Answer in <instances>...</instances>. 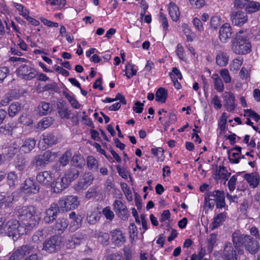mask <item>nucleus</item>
<instances>
[{
  "label": "nucleus",
  "instance_id": "1",
  "mask_svg": "<svg viewBox=\"0 0 260 260\" xmlns=\"http://www.w3.org/2000/svg\"><path fill=\"white\" fill-rule=\"evenodd\" d=\"M16 214L28 230H31L38 224L40 218L36 215V209L33 206L19 208L16 211Z\"/></svg>",
  "mask_w": 260,
  "mask_h": 260
},
{
  "label": "nucleus",
  "instance_id": "2",
  "mask_svg": "<svg viewBox=\"0 0 260 260\" xmlns=\"http://www.w3.org/2000/svg\"><path fill=\"white\" fill-rule=\"evenodd\" d=\"M233 242L237 249L244 244L246 249L251 254L256 253L259 248L257 241L248 235H241L239 232H235L232 236Z\"/></svg>",
  "mask_w": 260,
  "mask_h": 260
},
{
  "label": "nucleus",
  "instance_id": "3",
  "mask_svg": "<svg viewBox=\"0 0 260 260\" xmlns=\"http://www.w3.org/2000/svg\"><path fill=\"white\" fill-rule=\"evenodd\" d=\"M251 45L246 36V34L240 30L236 35L232 41L231 49L237 54H245L251 50Z\"/></svg>",
  "mask_w": 260,
  "mask_h": 260
},
{
  "label": "nucleus",
  "instance_id": "4",
  "mask_svg": "<svg viewBox=\"0 0 260 260\" xmlns=\"http://www.w3.org/2000/svg\"><path fill=\"white\" fill-rule=\"evenodd\" d=\"M27 231V228L21 225L17 219H11L6 221L5 233L13 239H17L21 235L26 233Z\"/></svg>",
  "mask_w": 260,
  "mask_h": 260
},
{
  "label": "nucleus",
  "instance_id": "5",
  "mask_svg": "<svg viewBox=\"0 0 260 260\" xmlns=\"http://www.w3.org/2000/svg\"><path fill=\"white\" fill-rule=\"evenodd\" d=\"M61 245L60 238L57 236H53L45 241L43 250L49 253H54L60 249Z\"/></svg>",
  "mask_w": 260,
  "mask_h": 260
},
{
  "label": "nucleus",
  "instance_id": "6",
  "mask_svg": "<svg viewBox=\"0 0 260 260\" xmlns=\"http://www.w3.org/2000/svg\"><path fill=\"white\" fill-rule=\"evenodd\" d=\"M58 204L63 211H69L77 208L80 205V201L77 196H68L59 200Z\"/></svg>",
  "mask_w": 260,
  "mask_h": 260
},
{
  "label": "nucleus",
  "instance_id": "7",
  "mask_svg": "<svg viewBox=\"0 0 260 260\" xmlns=\"http://www.w3.org/2000/svg\"><path fill=\"white\" fill-rule=\"evenodd\" d=\"M234 33L232 26L229 23H224L219 28L218 38L220 41L225 43L232 38Z\"/></svg>",
  "mask_w": 260,
  "mask_h": 260
},
{
  "label": "nucleus",
  "instance_id": "8",
  "mask_svg": "<svg viewBox=\"0 0 260 260\" xmlns=\"http://www.w3.org/2000/svg\"><path fill=\"white\" fill-rule=\"evenodd\" d=\"M56 157L55 153H52L50 151H46L43 154H40L36 156L33 160V164L36 167H41L47 164L48 162L52 161Z\"/></svg>",
  "mask_w": 260,
  "mask_h": 260
},
{
  "label": "nucleus",
  "instance_id": "9",
  "mask_svg": "<svg viewBox=\"0 0 260 260\" xmlns=\"http://www.w3.org/2000/svg\"><path fill=\"white\" fill-rule=\"evenodd\" d=\"M39 189V186L31 178L26 179L21 186V190L28 195L37 193Z\"/></svg>",
  "mask_w": 260,
  "mask_h": 260
},
{
  "label": "nucleus",
  "instance_id": "10",
  "mask_svg": "<svg viewBox=\"0 0 260 260\" xmlns=\"http://www.w3.org/2000/svg\"><path fill=\"white\" fill-rule=\"evenodd\" d=\"M236 249L234 251L232 244L230 242L226 243L225 245L223 255L226 260H235L238 259L239 254H243V250L241 249L239 247L238 249L235 247Z\"/></svg>",
  "mask_w": 260,
  "mask_h": 260
},
{
  "label": "nucleus",
  "instance_id": "11",
  "mask_svg": "<svg viewBox=\"0 0 260 260\" xmlns=\"http://www.w3.org/2000/svg\"><path fill=\"white\" fill-rule=\"evenodd\" d=\"M34 248V246L31 244L23 245L12 253L9 260H20L24 256L30 253Z\"/></svg>",
  "mask_w": 260,
  "mask_h": 260
},
{
  "label": "nucleus",
  "instance_id": "12",
  "mask_svg": "<svg viewBox=\"0 0 260 260\" xmlns=\"http://www.w3.org/2000/svg\"><path fill=\"white\" fill-rule=\"evenodd\" d=\"M111 242L115 246L120 247L126 242L124 233L120 229H115L110 232Z\"/></svg>",
  "mask_w": 260,
  "mask_h": 260
},
{
  "label": "nucleus",
  "instance_id": "13",
  "mask_svg": "<svg viewBox=\"0 0 260 260\" xmlns=\"http://www.w3.org/2000/svg\"><path fill=\"white\" fill-rule=\"evenodd\" d=\"M54 177V174L52 172L45 171L38 173L36 176V179L42 185L50 187Z\"/></svg>",
  "mask_w": 260,
  "mask_h": 260
},
{
  "label": "nucleus",
  "instance_id": "14",
  "mask_svg": "<svg viewBox=\"0 0 260 260\" xmlns=\"http://www.w3.org/2000/svg\"><path fill=\"white\" fill-rule=\"evenodd\" d=\"M17 73L25 80H30L35 77L37 72L35 69L30 67L23 65L18 69Z\"/></svg>",
  "mask_w": 260,
  "mask_h": 260
},
{
  "label": "nucleus",
  "instance_id": "15",
  "mask_svg": "<svg viewBox=\"0 0 260 260\" xmlns=\"http://www.w3.org/2000/svg\"><path fill=\"white\" fill-rule=\"evenodd\" d=\"M71 220L69 225L70 231L73 232L79 229L82 225L83 217L80 214H77L75 212L72 211L69 214Z\"/></svg>",
  "mask_w": 260,
  "mask_h": 260
},
{
  "label": "nucleus",
  "instance_id": "16",
  "mask_svg": "<svg viewBox=\"0 0 260 260\" xmlns=\"http://www.w3.org/2000/svg\"><path fill=\"white\" fill-rule=\"evenodd\" d=\"M231 20L234 25L241 26L246 22L247 17L241 11H233L231 14Z\"/></svg>",
  "mask_w": 260,
  "mask_h": 260
},
{
  "label": "nucleus",
  "instance_id": "17",
  "mask_svg": "<svg viewBox=\"0 0 260 260\" xmlns=\"http://www.w3.org/2000/svg\"><path fill=\"white\" fill-rule=\"evenodd\" d=\"M94 180V177L92 173L88 172H85L80 179L78 182L77 189H84L88 186L90 185Z\"/></svg>",
  "mask_w": 260,
  "mask_h": 260
},
{
  "label": "nucleus",
  "instance_id": "18",
  "mask_svg": "<svg viewBox=\"0 0 260 260\" xmlns=\"http://www.w3.org/2000/svg\"><path fill=\"white\" fill-rule=\"evenodd\" d=\"M59 212V207L56 204H52L50 207L46 210L44 220L45 223H49L52 222L57 217Z\"/></svg>",
  "mask_w": 260,
  "mask_h": 260
},
{
  "label": "nucleus",
  "instance_id": "19",
  "mask_svg": "<svg viewBox=\"0 0 260 260\" xmlns=\"http://www.w3.org/2000/svg\"><path fill=\"white\" fill-rule=\"evenodd\" d=\"M209 197H214V199H211L210 200H215L216 205L217 208H222L225 206L224 193L223 191L214 190L208 195L207 198Z\"/></svg>",
  "mask_w": 260,
  "mask_h": 260
},
{
  "label": "nucleus",
  "instance_id": "20",
  "mask_svg": "<svg viewBox=\"0 0 260 260\" xmlns=\"http://www.w3.org/2000/svg\"><path fill=\"white\" fill-rule=\"evenodd\" d=\"M68 182L62 177L57 178L52 182L50 187L54 192L60 193L68 187Z\"/></svg>",
  "mask_w": 260,
  "mask_h": 260
},
{
  "label": "nucleus",
  "instance_id": "21",
  "mask_svg": "<svg viewBox=\"0 0 260 260\" xmlns=\"http://www.w3.org/2000/svg\"><path fill=\"white\" fill-rule=\"evenodd\" d=\"M244 178L252 188H256L260 182V176L257 172L245 174Z\"/></svg>",
  "mask_w": 260,
  "mask_h": 260
},
{
  "label": "nucleus",
  "instance_id": "22",
  "mask_svg": "<svg viewBox=\"0 0 260 260\" xmlns=\"http://www.w3.org/2000/svg\"><path fill=\"white\" fill-rule=\"evenodd\" d=\"M56 141V138L53 135L51 134H44L39 142V146L42 149H45L47 146L55 144Z\"/></svg>",
  "mask_w": 260,
  "mask_h": 260
},
{
  "label": "nucleus",
  "instance_id": "23",
  "mask_svg": "<svg viewBox=\"0 0 260 260\" xmlns=\"http://www.w3.org/2000/svg\"><path fill=\"white\" fill-rule=\"evenodd\" d=\"M113 209L122 219L127 218L128 210L121 201L116 200L113 203Z\"/></svg>",
  "mask_w": 260,
  "mask_h": 260
},
{
  "label": "nucleus",
  "instance_id": "24",
  "mask_svg": "<svg viewBox=\"0 0 260 260\" xmlns=\"http://www.w3.org/2000/svg\"><path fill=\"white\" fill-rule=\"evenodd\" d=\"M223 98L225 102L226 110L229 111H234L236 107L234 94L231 92H225L223 94Z\"/></svg>",
  "mask_w": 260,
  "mask_h": 260
},
{
  "label": "nucleus",
  "instance_id": "25",
  "mask_svg": "<svg viewBox=\"0 0 260 260\" xmlns=\"http://www.w3.org/2000/svg\"><path fill=\"white\" fill-rule=\"evenodd\" d=\"M79 176V171L75 168H71L66 171L62 177L67 181L68 185H69L72 181L78 178Z\"/></svg>",
  "mask_w": 260,
  "mask_h": 260
},
{
  "label": "nucleus",
  "instance_id": "26",
  "mask_svg": "<svg viewBox=\"0 0 260 260\" xmlns=\"http://www.w3.org/2000/svg\"><path fill=\"white\" fill-rule=\"evenodd\" d=\"M69 226V221L67 218H58L54 225V230L58 234H61L64 232Z\"/></svg>",
  "mask_w": 260,
  "mask_h": 260
},
{
  "label": "nucleus",
  "instance_id": "27",
  "mask_svg": "<svg viewBox=\"0 0 260 260\" xmlns=\"http://www.w3.org/2000/svg\"><path fill=\"white\" fill-rule=\"evenodd\" d=\"M168 11L171 19L177 21L179 19L180 12L178 7L173 2H171L168 6Z\"/></svg>",
  "mask_w": 260,
  "mask_h": 260
},
{
  "label": "nucleus",
  "instance_id": "28",
  "mask_svg": "<svg viewBox=\"0 0 260 260\" xmlns=\"http://www.w3.org/2000/svg\"><path fill=\"white\" fill-rule=\"evenodd\" d=\"M36 143V142L34 139L28 138L26 139L20 148V152L21 153H29L35 147Z\"/></svg>",
  "mask_w": 260,
  "mask_h": 260
},
{
  "label": "nucleus",
  "instance_id": "29",
  "mask_svg": "<svg viewBox=\"0 0 260 260\" xmlns=\"http://www.w3.org/2000/svg\"><path fill=\"white\" fill-rule=\"evenodd\" d=\"M72 165L76 167L82 168L85 164L83 156L79 152H76L71 159Z\"/></svg>",
  "mask_w": 260,
  "mask_h": 260
},
{
  "label": "nucleus",
  "instance_id": "30",
  "mask_svg": "<svg viewBox=\"0 0 260 260\" xmlns=\"http://www.w3.org/2000/svg\"><path fill=\"white\" fill-rule=\"evenodd\" d=\"M226 218V213L223 212L218 214L213 218V221L211 225V229L214 230L219 226L225 221Z\"/></svg>",
  "mask_w": 260,
  "mask_h": 260
},
{
  "label": "nucleus",
  "instance_id": "31",
  "mask_svg": "<svg viewBox=\"0 0 260 260\" xmlns=\"http://www.w3.org/2000/svg\"><path fill=\"white\" fill-rule=\"evenodd\" d=\"M229 57L228 54L222 51L217 53L216 57V63L220 67H225L228 63Z\"/></svg>",
  "mask_w": 260,
  "mask_h": 260
},
{
  "label": "nucleus",
  "instance_id": "32",
  "mask_svg": "<svg viewBox=\"0 0 260 260\" xmlns=\"http://www.w3.org/2000/svg\"><path fill=\"white\" fill-rule=\"evenodd\" d=\"M181 28L188 42H192L196 39V35L195 33L192 32L191 28L188 24L183 23L181 25Z\"/></svg>",
  "mask_w": 260,
  "mask_h": 260
},
{
  "label": "nucleus",
  "instance_id": "33",
  "mask_svg": "<svg viewBox=\"0 0 260 260\" xmlns=\"http://www.w3.org/2000/svg\"><path fill=\"white\" fill-rule=\"evenodd\" d=\"M86 165L89 170L96 171L98 170L99 163L94 156L89 155L86 159Z\"/></svg>",
  "mask_w": 260,
  "mask_h": 260
},
{
  "label": "nucleus",
  "instance_id": "34",
  "mask_svg": "<svg viewBox=\"0 0 260 260\" xmlns=\"http://www.w3.org/2000/svg\"><path fill=\"white\" fill-rule=\"evenodd\" d=\"M212 78L214 81V88L219 92H222L224 90V86L220 77L217 74H214Z\"/></svg>",
  "mask_w": 260,
  "mask_h": 260
},
{
  "label": "nucleus",
  "instance_id": "35",
  "mask_svg": "<svg viewBox=\"0 0 260 260\" xmlns=\"http://www.w3.org/2000/svg\"><path fill=\"white\" fill-rule=\"evenodd\" d=\"M168 97V91L163 87L159 88L156 92V101L165 103Z\"/></svg>",
  "mask_w": 260,
  "mask_h": 260
},
{
  "label": "nucleus",
  "instance_id": "36",
  "mask_svg": "<svg viewBox=\"0 0 260 260\" xmlns=\"http://www.w3.org/2000/svg\"><path fill=\"white\" fill-rule=\"evenodd\" d=\"M217 241V235L214 233L210 234L207 239V247L209 253L213 251Z\"/></svg>",
  "mask_w": 260,
  "mask_h": 260
},
{
  "label": "nucleus",
  "instance_id": "37",
  "mask_svg": "<svg viewBox=\"0 0 260 260\" xmlns=\"http://www.w3.org/2000/svg\"><path fill=\"white\" fill-rule=\"evenodd\" d=\"M12 5L14 8H15L19 14L25 19L29 15V10L22 4L13 2Z\"/></svg>",
  "mask_w": 260,
  "mask_h": 260
},
{
  "label": "nucleus",
  "instance_id": "38",
  "mask_svg": "<svg viewBox=\"0 0 260 260\" xmlns=\"http://www.w3.org/2000/svg\"><path fill=\"white\" fill-rule=\"evenodd\" d=\"M53 119L51 117H44L38 123L37 128L40 131H43L50 126L53 123Z\"/></svg>",
  "mask_w": 260,
  "mask_h": 260
},
{
  "label": "nucleus",
  "instance_id": "39",
  "mask_svg": "<svg viewBox=\"0 0 260 260\" xmlns=\"http://www.w3.org/2000/svg\"><path fill=\"white\" fill-rule=\"evenodd\" d=\"M231 175V173H229L226 169L223 166H220L216 174L215 175V179L219 180L220 179H228L229 176Z\"/></svg>",
  "mask_w": 260,
  "mask_h": 260
},
{
  "label": "nucleus",
  "instance_id": "40",
  "mask_svg": "<svg viewBox=\"0 0 260 260\" xmlns=\"http://www.w3.org/2000/svg\"><path fill=\"white\" fill-rule=\"evenodd\" d=\"M95 237L97 238L98 241L103 244L107 245L108 244L110 236L108 233L104 232H98L95 234Z\"/></svg>",
  "mask_w": 260,
  "mask_h": 260
},
{
  "label": "nucleus",
  "instance_id": "41",
  "mask_svg": "<svg viewBox=\"0 0 260 260\" xmlns=\"http://www.w3.org/2000/svg\"><path fill=\"white\" fill-rule=\"evenodd\" d=\"M228 114L223 112L219 118L218 122V129L220 131V134L221 135L225 131L227 119H228Z\"/></svg>",
  "mask_w": 260,
  "mask_h": 260
},
{
  "label": "nucleus",
  "instance_id": "42",
  "mask_svg": "<svg viewBox=\"0 0 260 260\" xmlns=\"http://www.w3.org/2000/svg\"><path fill=\"white\" fill-rule=\"evenodd\" d=\"M46 4L54 6V10H59L62 9L65 6L66 0H47Z\"/></svg>",
  "mask_w": 260,
  "mask_h": 260
},
{
  "label": "nucleus",
  "instance_id": "43",
  "mask_svg": "<svg viewBox=\"0 0 260 260\" xmlns=\"http://www.w3.org/2000/svg\"><path fill=\"white\" fill-rule=\"evenodd\" d=\"M124 71L125 72V75L128 79H130L136 75L137 69L134 64L128 63L126 65Z\"/></svg>",
  "mask_w": 260,
  "mask_h": 260
},
{
  "label": "nucleus",
  "instance_id": "44",
  "mask_svg": "<svg viewBox=\"0 0 260 260\" xmlns=\"http://www.w3.org/2000/svg\"><path fill=\"white\" fill-rule=\"evenodd\" d=\"M260 8V4L258 2L249 1L245 7V10L247 13H251L257 11Z\"/></svg>",
  "mask_w": 260,
  "mask_h": 260
},
{
  "label": "nucleus",
  "instance_id": "45",
  "mask_svg": "<svg viewBox=\"0 0 260 260\" xmlns=\"http://www.w3.org/2000/svg\"><path fill=\"white\" fill-rule=\"evenodd\" d=\"M7 182L10 186H15L18 182V176L14 171H11L8 174Z\"/></svg>",
  "mask_w": 260,
  "mask_h": 260
},
{
  "label": "nucleus",
  "instance_id": "46",
  "mask_svg": "<svg viewBox=\"0 0 260 260\" xmlns=\"http://www.w3.org/2000/svg\"><path fill=\"white\" fill-rule=\"evenodd\" d=\"M128 232L129 238L131 240V243H133L138 236L137 228L135 223H132L129 224L128 226Z\"/></svg>",
  "mask_w": 260,
  "mask_h": 260
},
{
  "label": "nucleus",
  "instance_id": "47",
  "mask_svg": "<svg viewBox=\"0 0 260 260\" xmlns=\"http://www.w3.org/2000/svg\"><path fill=\"white\" fill-rule=\"evenodd\" d=\"M243 116L245 117L251 118L256 122H258L260 120V116L254 111L251 109L244 110Z\"/></svg>",
  "mask_w": 260,
  "mask_h": 260
},
{
  "label": "nucleus",
  "instance_id": "48",
  "mask_svg": "<svg viewBox=\"0 0 260 260\" xmlns=\"http://www.w3.org/2000/svg\"><path fill=\"white\" fill-rule=\"evenodd\" d=\"M72 157V152L70 151H67L59 159V162L63 167L66 166L69 162Z\"/></svg>",
  "mask_w": 260,
  "mask_h": 260
},
{
  "label": "nucleus",
  "instance_id": "49",
  "mask_svg": "<svg viewBox=\"0 0 260 260\" xmlns=\"http://www.w3.org/2000/svg\"><path fill=\"white\" fill-rule=\"evenodd\" d=\"M38 109L39 110V113L41 115H47L51 111V108L50 104L46 102H42L39 106Z\"/></svg>",
  "mask_w": 260,
  "mask_h": 260
},
{
  "label": "nucleus",
  "instance_id": "50",
  "mask_svg": "<svg viewBox=\"0 0 260 260\" xmlns=\"http://www.w3.org/2000/svg\"><path fill=\"white\" fill-rule=\"evenodd\" d=\"M21 106L18 103H14L10 105L9 108L8 113L10 116H15L20 110Z\"/></svg>",
  "mask_w": 260,
  "mask_h": 260
},
{
  "label": "nucleus",
  "instance_id": "51",
  "mask_svg": "<svg viewBox=\"0 0 260 260\" xmlns=\"http://www.w3.org/2000/svg\"><path fill=\"white\" fill-rule=\"evenodd\" d=\"M121 187L127 201L129 202L132 201L133 200V196L130 188L127 184L125 183H121Z\"/></svg>",
  "mask_w": 260,
  "mask_h": 260
},
{
  "label": "nucleus",
  "instance_id": "52",
  "mask_svg": "<svg viewBox=\"0 0 260 260\" xmlns=\"http://www.w3.org/2000/svg\"><path fill=\"white\" fill-rule=\"evenodd\" d=\"M242 62V60L240 58L234 59L230 64V70L233 72H237L240 68Z\"/></svg>",
  "mask_w": 260,
  "mask_h": 260
},
{
  "label": "nucleus",
  "instance_id": "53",
  "mask_svg": "<svg viewBox=\"0 0 260 260\" xmlns=\"http://www.w3.org/2000/svg\"><path fill=\"white\" fill-rule=\"evenodd\" d=\"M220 75L225 83H229L231 82L232 78L229 71L226 69L221 70Z\"/></svg>",
  "mask_w": 260,
  "mask_h": 260
},
{
  "label": "nucleus",
  "instance_id": "54",
  "mask_svg": "<svg viewBox=\"0 0 260 260\" xmlns=\"http://www.w3.org/2000/svg\"><path fill=\"white\" fill-rule=\"evenodd\" d=\"M221 18L218 16H213L211 17L210 22V27L214 29H216L220 24Z\"/></svg>",
  "mask_w": 260,
  "mask_h": 260
},
{
  "label": "nucleus",
  "instance_id": "55",
  "mask_svg": "<svg viewBox=\"0 0 260 260\" xmlns=\"http://www.w3.org/2000/svg\"><path fill=\"white\" fill-rule=\"evenodd\" d=\"M99 213L97 211H94L88 215L87 220L89 224H93L99 220Z\"/></svg>",
  "mask_w": 260,
  "mask_h": 260
},
{
  "label": "nucleus",
  "instance_id": "56",
  "mask_svg": "<svg viewBox=\"0 0 260 260\" xmlns=\"http://www.w3.org/2000/svg\"><path fill=\"white\" fill-rule=\"evenodd\" d=\"M212 192L213 191H208V192H206L205 194L204 202H205V205L210 208H212L214 207L215 203H216V200H210L211 199H214V197H209L208 198H207L206 197H207L208 195H209L210 193Z\"/></svg>",
  "mask_w": 260,
  "mask_h": 260
},
{
  "label": "nucleus",
  "instance_id": "57",
  "mask_svg": "<svg viewBox=\"0 0 260 260\" xmlns=\"http://www.w3.org/2000/svg\"><path fill=\"white\" fill-rule=\"evenodd\" d=\"M169 76L172 80H174V79L181 80L182 79L181 72L175 67L172 69V72L169 73Z\"/></svg>",
  "mask_w": 260,
  "mask_h": 260
},
{
  "label": "nucleus",
  "instance_id": "58",
  "mask_svg": "<svg viewBox=\"0 0 260 260\" xmlns=\"http://www.w3.org/2000/svg\"><path fill=\"white\" fill-rule=\"evenodd\" d=\"M102 213L107 220L111 221L114 217V213L111 210L109 207H106L104 208L102 210Z\"/></svg>",
  "mask_w": 260,
  "mask_h": 260
},
{
  "label": "nucleus",
  "instance_id": "59",
  "mask_svg": "<svg viewBox=\"0 0 260 260\" xmlns=\"http://www.w3.org/2000/svg\"><path fill=\"white\" fill-rule=\"evenodd\" d=\"M176 52L180 59L183 61H185L186 60L184 54V50L181 44H178L177 45Z\"/></svg>",
  "mask_w": 260,
  "mask_h": 260
},
{
  "label": "nucleus",
  "instance_id": "60",
  "mask_svg": "<svg viewBox=\"0 0 260 260\" xmlns=\"http://www.w3.org/2000/svg\"><path fill=\"white\" fill-rule=\"evenodd\" d=\"M194 27L200 32L204 31V27L201 20L198 18H194L192 20Z\"/></svg>",
  "mask_w": 260,
  "mask_h": 260
},
{
  "label": "nucleus",
  "instance_id": "61",
  "mask_svg": "<svg viewBox=\"0 0 260 260\" xmlns=\"http://www.w3.org/2000/svg\"><path fill=\"white\" fill-rule=\"evenodd\" d=\"M14 200L15 195L13 193L7 196H5V199L3 200V204L7 207H9L11 206Z\"/></svg>",
  "mask_w": 260,
  "mask_h": 260
},
{
  "label": "nucleus",
  "instance_id": "62",
  "mask_svg": "<svg viewBox=\"0 0 260 260\" xmlns=\"http://www.w3.org/2000/svg\"><path fill=\"white\" fill-rule=\"evenodd\" d=\"M39 19L44 25L47 26L57 27L59 25L58 23L52 22L50 20L47 19L45 17H41Z\"/></svg>",
  "mask_w": 260,
  "mask_h": 260
},
{
  "label": "nucleus",
  "instance_id": "63",
  "mask_svg": "<svg viewBox=\"0 0 260 260\" xmlns=\"http://www.w3.org/2000/svg\"><path fill=\"white\" fill-rule=\"evenodd\" d=\"M240 153L239 152H233L229 155L230 161L232 164H238L239 162Z\"/></svg>",
  "mask_w": 260,
  "mask_h": 260
},
{
  "label": "nucleus",
  "instance_id": "64",
  "mask_svg": "<svg viewBox=\"0 0 260 260\" xmlns=\"http://www.w3.org/2000/svg\"><path fill=\"white\" fill-rule=\"evenodd\" d=\"M58 113L61 118L69 119L71 115V111L67 108H60Z\"/></svg>",
  "mask_w": 260,
  "mask_h": 260
}]
</instances>
